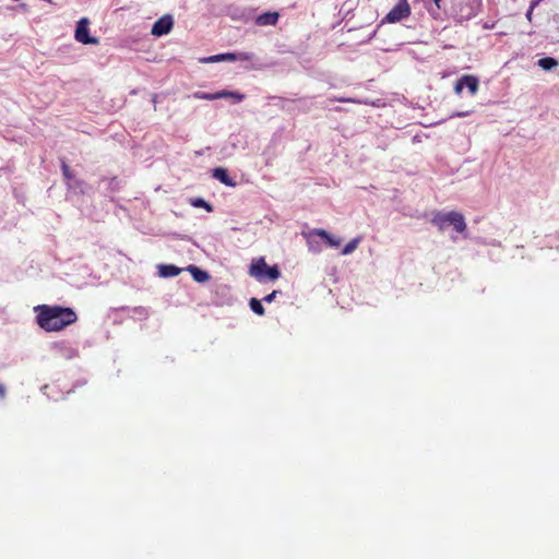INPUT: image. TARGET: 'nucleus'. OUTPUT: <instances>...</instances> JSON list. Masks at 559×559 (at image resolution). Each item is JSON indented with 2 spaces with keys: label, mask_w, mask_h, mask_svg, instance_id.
I'll use <instances>...</instances> for the list:
<instances>
[{
  "label": "nucleus",
  "mask_w": 559,
  "mask_h": 559,
  "mask_svg": "<svg viewBox=\"0 0 559 559\" xmlns=\"http://www.w3.org/2000/svg\"><path fill=\"white\" fill-rule=\"evenodd\" d=\"M36 311L38 325L47 332L61 331L78 320L75 311L68 307L41 305Z\"/></svg>",
  "instance_id": "obj_1"
},
{
  "label": "nucleus",
  "mask_w": 559,
  "mask_h": 559,
  "mask_svg": "<svg viewBox=\"0 0 559 559\" xmlns=\"http://www.w3.org/2000/svg\"><path fill=\"white\" fill-rule=\"evenodd\" d=\"M431 222L440 230H443L448 225H452L453 229L460 234L464 233L467 227L463 214L456 211L437 213L432 217Z\"/></svg>",
  "instance_id": "obj_2"
},
{
  "label": "nucleus",
  "mask_w": 559,
  "mask_h": 559,
  "mask_svg": "<svg viewBox=\"0 0 559 559\" xmlns=\"http://www.w3.org/2000/svg\"><path fill=\"white\" fill-rule=\"evenodd\" d=\"M249 273L259 282H273L276 281L281 275L277 265L269 266L263 258H260L251 263Z\"/></svg>",
  "instance_id": "obj_3"
},
{
  "label": "nucleus",
  "mask_w": 559,
  "mask_h": 559,
  "mask_svg": "<svg viewBox=\"0 0 559 559\" xmlns=\"http://www.w3.org/2000/svg\"><path fill=\"white\" fill-rule=\"evenodd\" d=\"M412 13V8L408 0H399L397 3L388 12L383 22L397 23L404 19H407Z\"/></svg>",
  "instance_id": "obj_4"
},
{
  "label": "nucleus",
  "mask_w": 559,
  "mask_h": 559,
  "mask_svg": "<svg viewBox=\"0 0 559 559\" xmlns=\"http://www.w3.org/2000/svg\"><path fill=\"white\" fill-rule=\"evenodd\" d=\"M90 21L86 17H82L76 25L74 38L82 44H98V39L96 37L90 36L88 31Z\"/></svg>",
  "instance_id": "obj_5"
},
{
  "label": "nucleus",
  "mask_w": 559,
  "mask_h": 559,
  "mask_svg": "<svg viewBox=\"0 0 559 559\" xmlns=\"http://www.w3.org/2000/svg\"><path fill=\"white\" fill-rule=\"evenodd\" d=\"M173 27H174L173 16L170 14H165L153 24L151 34L159 37V36L170 33Z\"/></svg>",
  "instance_id": "obj_6"
},
{
  "label": "nucleus",
  "mask_w": 559,
  "mask_h": 559,
  "mask_svg": "<svg viewBox=\"0 0 559 559\" xmlns=\"http://www.w3.org/2000/svg\"><path fill=\"white\" fill-rule=\"evenodd\" d=\"M477 10L478 1L467 0L465 3L459 2L455 12L461 20H469L477 14Z\"/></svg>",
  "instance_id": "obj_7"
},
{
  "label": "nucleus",
  "mask_w": 559,
  "mask_h": 559,
  "mask_svg": "<svg viewBox=\"0 0 559 559\" xmlns=\"http://www.w3.org/2000/svg\"><path fill=\"white\" fill-rule=\"evenodd\" d=\"M194 97L198 99H205V100H214V99H218V98L233 97V98H235V100L237 103L242 100V95L235 94L231 92H226V91L213 93V94L205 93V92H197V93H194Z\"/></svg>",
  "instance_id": "obj_8"
},
{
  "label": "nucleus",
  "mask_w": 559,
  "mask_h": 559,
  "mask_svg": "<svg viewBox=\"0 0 559 559\" xmlns=\"http://www.w3.org/2000/svg\"><path fill=\"white\" fill-rule=\"evenodd\" d=\"M313 235L323 239L330 247L337 248L341 246V239L335 238L324 229L316 228L308 234V237H311Z\"/></svg>",
  "instance_id": "obj_9"
},
{
  "label": "nucleus",
  "mask_w": 559,
  "mask_h": 559,
  "mask_svg": "<svg viewBox=\"0 0 559 559\" xmlns=\"http://www.w3.org/2000/svg\"><path fill=\"white\" fill-rule=\"evenodd\" d=\"M278 19L280 14L277 12H264L255 17L254 23L258 26H274L278 22Z\"/></svg>",
  "instance_id": "obj_10"
},
{
  "label": "nucleus",
  "mask_w": 559,
  "mask_h": 559,
  "mask_svg": "<svg viewBox=\"0 0 559 559\" xmlns=\"http://www.w3.org/2000/svg\"><path fill=\"white\" fill-rule=\"evenodd\" d=\"M212 176H213V178H215L219 182L224 183L225 186H228V187L236 186V182L229 177L226 168L217 167V168L213 169Z\"/></svg>",
  "instance_id": "obj_11"
},
{
  "label": "nucleus",
  "mask_w": 559,
  "mask_h": 559,
  "mask_svg": "<svg viewBox=\"0 0 559 559\" xmlns=\"http://www.w3.org/2000/svg\"><path fill=\"white\" fill-rule=\"evenodd\" d=\"M236 59H238V55H236V53H219V55H214V56H210L206 58H202V59H200V62L214 63V62H219V61H234Z\"/></svg>",
  "instance_id": "obj_12"
},
{
  "label": "nucleus",
  "mask_w": 559,
  "mask_h": 559,
  "mask_svg": "<svg viewBox=\"0 0 559 559\" xmlns=\"http://www.w3.org/2000/svg\"><path fill=\"white\" fill-rule=\"evenodd\" d=\"M187 270L192 275L193 280L198 283H205L210 278V275L206 271H203L195 265L191 264L187 267Z\"/></svg>",
  "instance_id": "obj_13"
},
{
  "label": "nucleus",
  "mask_w": 559,
  "mask_h": 559,
  "mask_svg": "<svg viewBox=\"0 0 559 559\" xmlns=\"http://www.w3.org/2000/svg\"><path fill=\"white\" fill-rule=\"evenodd\" d=\"M181 273V269L174 264H162L158 266V274L163 277H174Z\"/></svg>",
  "instance_id": "obj_14"
},
{
  "label": "nucleus",
  "mask_w": 559,
  "mask_h": 559,
  "mask_svg": "<svg viewBox=\"0 0 559 559\" xmlns=\"http://www.w3.org/2000/svg\"><path fill=\"white\" fill-rule=\"evenodd\" d=\"M464 86H466L472 95H475L478 91L479 81L475 75L465 74L463 75Z\"/></svg>",
  "instance_id": "obj_15"
},
{
  "label": "nucleus",
  "mask_w": 559,
  "mask_h": 559,
  "mask_svg": "<svg viewBox=\"0 0 559 559\" xmlns=\"http://www.w3.org/2000/svg\"><path fill=\"white\" fill-rule=\"evenodd\" d=\"M538 66L544 70H551L558 66V61L551 57H545L538 60Z\"/></svg>",
  "instance_id": "obj_16"
},
{
  "label": "nucleus",
  "mask_w": 559,
  "mask_h": 559,
  "mask_svg": "<svg viewBox=\"0 0 559 559\" xmlns=\"http://www.w3.org/2000/svg\"><path fill=\"white\" fill-rule=\"evenodd\" d=\"M360 241H361V237H357V238L352 239L342 249V254L347 255V254L353 253L357 249V247L360 243Z\"/></svg>",
  "instance_id": "obj_17"
},
{
  "label": "nucleus",
  "mask_w": 559,
  "mask_h": 559,
  "mask_svg": "<svg viewBox=\"0 0 559 559\" xmlns=\"http://www.w3.org/2000/svg\"><path fill=\"white\" fill-rule=\"evenodd\" d=\"M249 306L251 310L257 313L258 316L264 314V307L262 306L261 301L257 298H251L249 301Z\"/></svg>",
  "instance_id": "obj_18"
},
{
  "label": "nucleus",
  "mask_w": 559,
  "mask_h": 559,
  "mask_svg": "<svg viewBox=\"0 0 559 559\" xmlns=\"http://www.w3.org/2000/svg\"><path fill=\"white\" fill-rule=\"evenodd\" d=\"M190 203L194 207H203L207 212H212L213 211V206L210 203H207L205 200H203L202 198L192 199L190 201Z\"/></svg>",
  "instance_id": "obj_19"
},
{
  "label": "nucleus",
  "mask_w": 559,
  "mask_h": 559,
  "mask_svg": "<svg viewBox=\"0 0 559 559\" xmlns=\"http://www.w3.org/2000/svg\"><path fill=\"white\" fill-rule=\"evenodd\" d=\"M61 170L66 180H72L74 178L72 170L66 162L61 163Z\"/></svg>",
  "instance_id": "obj_20"
},
{
  "label": "nucleus",
  "mask_w": 559,
  "mask_h": 559,
  "mask_svg": "<svg viewBox=\"0 0 559 559\" xmlns=\"http://www.w3.org/2000/svg\"><path fill=\"white\" fill-rule=\"evenodd\" d=\"M463 88H464V81H463V76H462L454 84V92H455V94L460 95L462 93Z\"/></svg>",
  "instance_id": "obj_21"
},
{
  "label": "nucleus",
  "mask_w": 559,
  "mask_h": 559,
  "mask_svg": "<svg viewBox=\"0 0 559 559\" xmlns=\"http://www.w3.org/2000/svg\"><path fill=\"white\" fill-rule=\"evenodd\" d=\"M278 294V290H273L271 294L266 295L263 300L265 302H272L275 298V296Z\"/></svg>",
  "instance_id": "obj_22"
},
{
  "label": "nucleus",
  "mask_w": 559,
  "mask_h": 559,
  "mask_svg": "<svg viewBox=\"0 0 559 559\" xmlns=\"http://www.w3.org/2000/svg\"><path fill=\"white\" fill-rule=\"evenodd\" d=\"M335 100L337 102H341V103H357V100H355L354 98H336Z\"/></svg>",
  "instance_id": "obj_23"
},
{
  "label": "nucleus",
  "mask_w": 559,
  "mask_h": 559,
  "mask_svg": "<svg viewBox=\"0 0 559 559\" xmlns=\"http://www.w3.org/2000/svg\"><path fill=\"white\" fill-rule=\"evenodd\" d=\"M535 8H532V5L530 4V8L526 12V19L531 22L532 21V15H533V11H534Z\"/></svg>",
  "instance_id": "obj_24"
},
{
  "label": "nucleus",
  "mask_w": 559,
  "mask_h": 559,
  "mask_svg": "<svg viewBox=\"0 0 559 559\" xmlns=\"http://www.w3.org/2000/svg\"><path fill=\"white\" fill-rule=\"evenodd\" d=\"M438 10L442 9V0H432Z\"/></svg>",
  "instance_id": "obj_25"
},
{
  "label": "nucleus",
  "mask_w": 559,
  "mask_h": 559,
  "mask_svg": "<svg viewBox=\"0 0 559 559\" xmlns=\"http://www.w3.org/2000/svg\"><path fill=\"white\" fill-rule=\"evenodd\" d=\"M467 115H468V112H456V114L452 115V117H465Z\"/></svg>",
  "instance_id": "obj_26"
},
{
  "label": "nucleus",
  "mask_w": 559,
  "mask_h": 559,
  "mask_svg": "<svg viewBox=\"0 0 559 559\" xmlns=\"http://www.w3.org/2000/svg\"><path fill=\"white\" fill-rule=\"evenodd\" d=\"M4 394V389L3 386L0 384V395H3Z\"/></svg>",
  "instance_id": "obj_27"
}]
</instances>
